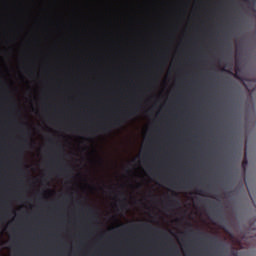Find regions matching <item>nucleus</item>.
Instances as JSON below:
<instances>
[{
    "label": "nucleus",
    "mask_w": 256,
    "mask_h": 256,
    "mask_svg": "<svg viewBox=\"0 0 256 256\" xmlns=\"http://www.w3.org/2000/svg\"><path fill=\"white\" fill-rule=\"evenodd\" d=\"M88 213L90 215H93V219H95V209L91 208V207H88Z\"/></svg>",
    "instance_id": "f257e3e1"
},
{
    "label": "nucleus",
    "mask_w": 256,
    "mask_h": 256,
    "mask_svg": "<svg viewBox=\"0 0 256 256\" xmlns=\"http://www.w3.org/2000/svg\"><path fill=\"white\" fill-rule=\"evenodd\" d=\"M133 115H135V113L129 112V113L125 114L124 117H127V119H129V118L133 117Z\"/></svg>",
    "instance_id": "f03ea898"
},
{
    "label": "nucleus",
    "mask_w": 256,
    "mask_h": 256,
    "mask_svg": "<svg viewBox=\"0 0 256 256\" xmlns=\"http://www.w3.org/2000/svg\"><path fill=\"white\" fill-rule=\"evenodd\" d=\"M141 227H146V229H153V227L149 224H142Z\"/></svg>",
    "instance_id": "7ed1b4c3"
},
{
    "label": "nucleus",
    "mask_w": 256,
    "mask_h": 256,
    "mask_svg": "<svg viewBox=\"0 0 256 256\" xmlns=\"http://www.w3.org/2000/svg\"><path fill=\"white\" fill-rule=\"evenodd\" d=\"M114 125L119 127L121 125V120H115Z\"/></svg>",
    "instance_id": "20e7f679"
},
{
    "label": "nucleus",
    "mask_w": 256,
    "mask_h": 256,
    "mask_svg": "<svg viewBox=\"0 0 256 256\" xmlns=\"http://www.w3.org/2000/svg\"><path fill=\"white\" fill-rule=\"evenodd\" d=\"M247 159H245L243 162H242V167L243 169H245L247 167Z\"/></svg>",
    "instance_id": "39448f33"
},
{
    "label": "nucleus",
    "mask_w": 256,
    "mask_h": 256,
    "mask_svg": "<svg viewBox=\"0 0 256 256\" xmlns=\"http://www.w3.org/2000/svg\"><path fill=\"white\" fill-rule=\"evenodd\" d=\"M120 197H123V201H127V198L125 197V193H120Z\"/></svg>",
    "instance_id": "423d86ee"
},
{
    "label": "nucleus",
    "mask_w": 256,
    "mask_h": 256,
    "mask_svg": "<svg viewBox=\"0 0 256 256\" xmlns=\"http://www.w3.org/2000/svg\"><path fill=\"white\" fill-rule=\"evenodd\" d=\"M237 73H239V68L236 69L235 77H236V79H241V78H239V76L237 75Z\"/></svg>",
    "instance_id": "0eeeda50"
},
{
    "label": "nucleus",
    "mask_w": 256,
    "mask_h": 256,
    "mask_svg": "<svg viewBox=\"0 0 256 256\" xmlns=\"http://www.w3.org/2000/svg\"><path fill=\"white\" fill-rule=\"evenodd\" d=\"M211 241H214V243H217L218 238H217V237H212V238H211Z\"/></svg>",
    "instance_id": "6e6552de"
},
{
    "label": "nucleus",
    "mask_w": 256,
    "mask_h": 256,
    "mask_svg": "<svg viewBox=\"0 0 256 256\" xmlns=\"http://www.w3.org/2000/svg\"><path fill=\"white\" fill-rule=\"evenodd\" d=\"M102 131H109V128H107V126H104V127L102 128Z\"/></svg>",
    "instance_id": "1a4fd4ad"
},
{
    "label": "nucleus",
    "mask_w": 256,
    "mask_h": 256,
    "mask_svg": "<svg viewBox=\"0 0 256 256\" xmlns=\"http://www.w3.org/2000/svg\"><path fill=\"white\" fill-rule=\"evenodd\" d=\"M170 203H177V205H179V201L178 200H172V201H170Z\"/></svg>",
    "instance_id": "9d476101"
},
{
    "label": "nucleus",
    "mask_w": 256,
    "mask_h": 256,
    "mask_svg": "<svg viewBox=\"0 0 256 256\" xmlns=\"http://www.w3.org/2000/svg\"><path fill=\"white\" fill-rule=\"evenodd\" d=\"M204 191L203 190H200L199 191V195H203Z\"/></svg>",
    "instance_id": "9b49d317"
},
{
    "label": "nucleus",
    "mask_w": 256,
    "mask_h": 256,
    "mask_svg": "<svg viewBox=\"0 0 256 256\" xmlns=\"http://www.w3.org/2000/svg\"><path fill=\"white\" fill-rule=\"evenodd\" d=\"M174 197H177V193H174Z\"/></svg>",
    "instance_id": "f8f14e48"
},
{
    "label": "nucleus",
    "mask_w": 256,
    "mask_h": 256,
    "mask_svg": "<svg viewBox=\"0 0 256 256\" xmlns=\"http://www.w3.org/2000/svg\"><path fill=\"white\" fill-rule=\"evenodd\" d=\"M234 256H237V253H233Z\"/></svg>",
    "instance_id": "ddd939ff"
},
{
    "label": "nucleus",
    "mask_w": 256,
    "mask_h": 256,
    "mask_svg": "<svg viewBox=\"0 0 256 256\" xmlns=\"http://www.w3.org/2000/svg\"><path fill=\"white\" fill-rule=\"evenodd\" d=\"M133 227H137V225H133Z\"/></svg>",
    "instance_id": "4468645a"
},
{
    "label": "nucleus",
    "mask_w": 256,
    "mask_h": 256,
    "mask_svg": "<svg viewBox=\"0 0 256 256\" xmlns=\"http://www.w3.org/2000/svg\"><path fill=\"white\" fill-rule=\"evenodd\" d=\"M248 91H251V89L248 88Z\"/></svg>",
    "instance_id": "2eb2a0df"
}]
</instances>
